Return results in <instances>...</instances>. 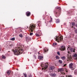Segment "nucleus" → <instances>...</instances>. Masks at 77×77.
I'll list each match as a JSON object with an SVG mask.
<instances>
[{
  "label": "nucleus",
  "instance_id": "nucleus-18",
  "mask_svg": "<svg viewBox=\"0 0 77 77\" xmlns=\"http://www.w3.org/2000/svg\"><path fill=\"white\" fill-rule=\"evenodd\" d=\"M73 57H76L75 60H77V54H75L74 55H73Z\"/></svg>",
  "mask_w": 77,
  "mask_h": 77
},
{
  "label": "nucleus",
  "instance_id": "nucleus-10",
  "mask_svg": "<svg viewBox=\"0 0 77 77\" xmlns=\"http://www.w3.org/2000/svg\"><path fill=\"white\" fill-rule=\"evenodd\" d=\"M49 75L51 77H55L56 75V74L55 73H50Z\"/></svg>",
  "mask_w": 77,
  "mask_h": 77
},
{
  "label": "nucleus",
  "instance_id": "nucleus-46",
  "mask_svg": "<svg viewBox=\"0 0 77 77\" xmlns=\"http://www.w3.org/2000/svg\"><path fill=\"white\" fill-rule=\"evenodd\" d=\"M38 54H39V53L38 52Z\"/></svg>",
  "mask_w": 77,
  "mask_h": 77
},
{
  "label": "nucleus",
  "instance_id": "nucleus-2",
  "mask_svg": "<svg viewBox=\"0 0 77 77\" xmlns=\"http://www.w3.org/2000/svg\"><path fill=\"white\" fill-rule=\"evenodd\" d=\"M43 63L41 64L42 67H43V68H42V70H43V69L45 70V69H46L48 68V63Z\"/></svg>",
  "mask_w": 77,
  "mask_h": 77
},
{
  "label": "nucleus",
  "instance_id": "nucleus-13",
  "mask_svg": "<svg viewBox=\"0 0 77 77\" xmlns=\"http://www.w3.org/2000/svg\"><path fill=\"white\" fill-rule=\"evenodd\" d=\"M37 23L38 26H40L41 25V22L40 21H39L37 22Z\"/></svg>",
  "mask_w": 77,
  "mask_h": 77
},
{
  "label": "nucleus",
  "instance_id": "nucleus-32",
  "mask_svg": "<svg viewBox=\"0 0 77 77\" xmlns=\"http://www.w3.org/2000/svg\"><path fill=\"white\" fill-rule=\"evenodd\" d=\"M72 26H74L75 25V23H72Z\"/></svg>",
  "mask_w": 77,
  "mask_h": 77
},
{
  "label": "nucleus",
  "instance_id": "nucleus-43",
  "mask_svg": "<svg viewBox=\"0 0 77 77\" xmlns=\"http://www.w3.org/2000/svg\"><path fill=\"white\" fill-rule=\"evenodd\" d=\"M29 77H32V75H29Z\"/></svg>",
  "mask_w": 77,
  "mask_h": 77
},
{
  "label": "nucleus",
  "instance_id": "nucleus-34",
  "mask_svg": "<svg viewBox=\"0 0 77 77\" xmlns=\"http://www.w3.org/2000/svg\"><path fill=\"white\" fill-rule=\"evenodd\" d=\"M75 33H77V29H75Z\"/></svg>",
  "mask_w": 77,
  "mask_h": 77
},
{
  "label": "nucleus",
  "instance_id": "nucleus-48",
  "mask_svg": "<svg viewBox=\"0 0 77 77\" xmlns=\"http://www.w3.org/2000/svg\"><path fill=\"white\" fill-rule=\"evenodd\" d=\"M30 54H31V53L30 52Z\"/></svg>",
  "mask_w": 77,
  "mask_h": 77
},
{
  "label": "nucleus",
  "instance_id": "nucleus-30",
  "mask_svg": "<svg viewBox=\"0 0 77 77\" xmlns=\"http://www.w3.org/2000/svg\"><path fill=\"white\" fill-rule=\"evenodd\" d=\"M56 58L57 59H59V56H56Z\"/></svg>",
  "mask_w": 77,
  "mask_h": 77
},
{
  "label": "nucleus",
  "instance_id": "nucleus-47",
  "mask_svg": "<svg viewBox=\"0 0 77 77\" xmlns=\"http://www.w3.org/2000/svg\"><path fill=\"white\" fill-rule=\"evenodd\" d=\"M43 20H45V19H43Z\"/></svg>",
  "mask_w": 77,
  "mask_h": 77
},
{
  "label": "nucleus",
  "instance_id": "nucleus-37",
  "mask_svg": "<svg viewBox=\"0 0 77 77\" xmlns=\"http://www.w3.org/2000/svg\"><path fill=\"white\" fill-rule=\"evenodd\" d=\"M67 77H72V76L71 75H68L67 76Z\"/></svg>",
  "mask_w": 77,
  "mask_h": 77
},
{
  "label": "nucleus",
  "instance_id": "nucleus-16",
  "mask_svg": "<svg viewBox=\"0 0 77 77\" xmlns=\"http://www.w3.org/2000/svg\"><path fill=\"white\" fill-rule=\"evenodd\" d=\"M61 48H62V51L63 50V51H64V50H65V46H64V45L63 46H62L61 47Z\"/></svg>",
  "mask_w": 77,
  "mask_h": 77
},
{
  "label": "nucleus",
  "instance_id": "nucleus-15",
  "mask_svg": "<svg viewBox=\"0 0 77 77\" xmlns=\"http://www.w3.org/2000/svg\"><path fill=\"white\" fill-rule=\"evenodd\" d=\"M38 59L40 60H42L43 59V57L42 56H39L38 57Z\"/></svg>",
  "mask_w": 77,
  "mask_h": 77
},
{
  "label": "nucleus",
  "instance_id": "nucleus-36",
  "mask_svg": "<svg viewBox=\"0 0 77 77\" xmlns=\"http://www.w3.org/2000/svg\"><path fill=\"white\" fill-rule=\"evenodd\" d=\"M35 36H39V35H38V34H36Z\"/></svg>",
  "mask_w": 77,
  "mask_h": 77
},
{
  "label": "nucleus",
  "instance_id": "nucleus-44",
  "mask_svg": "<svg viewBox=\"0 0 77 77\" xmlns=\"http://www.w3.org/2000/svg\"><path fill=\"white\" fill-rule=\"evenodd\" d=\"M68 38H71V36H69V37Z\"/></svg>",
  "mask_w": 77,
  "mask_h": 77
},
{
  "label": "nucleus",
  "instance_id": "nucleus-11",
  "mask_svg": "<svg viewBox=\"0 0 77 77\" xmlns=\"http://www.w3.org/2000/svg\"><path fill=\"white\" fill-rule=\"evenodd\" d=\"M26 15L27 17H29L30 15V12L27 11L26 13Z\"/></svg>",
  "mask_w": 77,
  "mask_h": 77
},
{
  "label": "nucleus",
  "instance_id": "nucleus-4",
  "mask_svg": "<svg viewBox=\"0 0 77 77\" xmlns=\"http://www.w3.org/2000/svg\"><path fill=\"white\" fill-rule=\"evenodd\" d=\"M35 29V25L31 24L29 26V30L31 32H33L34 29Z\"/></svg>",
  "mask_w": 77,
  "mask_h": 77
},
{
  "label": "nucleus",
  "instance_id": "nucleus-17",
  "mask_svg": "<svg viewBox=\"0 0 77 77\" xmlns=\"http://www.w3.org/2000/svg\"><path fill=\"white\" fill-rule=\"evenodd\" d=\"M70 51L71 52H75V51L74 50V49L71 48L70 49Z\"/></svg>",
  "mask_w": 77,
  "mask_h": 77
},
{
  "label": "nucleus",
  "instance_id": "nucleus-1",
  "mask_svg": "<svg viewBox=\"0 0 77 77\" xmlns=\"http://www.w3.org/2000/svg\"><path fill=\"white\" fill-rule=\"evenodd\" d=\"M13 51L14 53V54L15 55L18 56V55H20V54H22L23 52H21V51H23V49H21V48H20V47H19L17 49H15L13 50Z\"/></svg>",
  "mask_w": 77,
  "mask_h": 77
},
{
  "label": "nucleus",
  "instance_id": "nucleus-20",
  "mask_svg": "<svg viewBox=\"0 0 77 77\" xmlns=\"http://www.w3.org/2000/svg\"><path fill=\"white\" fill-rule=\"evenodd\" d=\"M50 21H49V23H51L53 21V18L51 17H50Z\"/></svg>",
  "mask_w": 77,
  "mask_h": 77
},
{
  "label": "nucleus",
  "instance_id": "nucleus-38",
  "mask_svg": "<svg viewBox=\"0 0 77 77\" xmlns=\"http://www.w3.org/2000/svg\"><path fill=\"white\" fill-rule=\"evenodd\" d=\"M66 72H65V74H67V72H68V70H66Z\"/></svg>",
  "mask_w": 77,
  "mask_h": 77
},
{
  "label": "nucleus",
  "instance_id": "nucleus-31",
  "mask_svg": "<svg viewBox=\"0 0 77 77\" xmlns=\"http://www.w3.org/2000/svg\"><path fill=\"white\" fill-rule=\"evenodd\" d=\"M6 57H5V56H3L2 57V59H6Z\"/></svg>",
  "mask_w": 77,
  "mask_h": 77
},
{
  "label": "nucleus",
  "instance_id": "nucleus-40",
  "mask_svg": "<svg viewBox=\"0 0 77 77\" xmlns=\"http://www.w3.org/2000/svg\"><path fill=\"white\" fill-rule=\"evenodd\" d=\"M10 47H12V45H9Z\"/></svg>",
  "mask_w": 77,
  "mask_h": 77
},
{
  "label": "nucleus",
  "instance_id": "nucleus-6",
  "mask_svg": "<svg viewBox=\"0 0 77 77\" xmlns=\"http://www.w3.org/2000/svg\"><path fill=\"white\" fill-rule=\"evenodd\" d=\"M26 41L27 42H29V41H31V38L29 36L26 37Z\"/></svg>",
  "mask_w": 77,
  "mask_h": 77
},
{
  "label": "nucleus",
  "instance_id": "nucleus-41",
  "mask_svg": "<svg viewBox=\"0 0 77 77\" xmlns=\"http://www.w3.org/2000/svg\"><path fill=\"white\" fill-rule=\"evenodd\" d=\"M66 64H65L64 65V66H66Z\"/></svg>",
  "mask_w": 77,
  "mask_h": 77
},
{
  "label": "nucleus",
  "instance_id": "nucleus-7",
  "mask_svg": "<svg viewBox=\"0 0 77 77\" xmlns=\"http://www.w3.org/2000/svg\"><path fill=\"white\" fill-rule=\"evenodd\" d=\"M68 54L67 55V58H68V59H70L71 58V53H70V52L68 51Z\"/></svg>",
  "mask_w": 77,
  "mask_h": 77
},
{
  "label": "nucleus",
  "instance_id": "nucleus-33",
  "mask_svg": "<svg viewBox=\"0 0 77 77\" xmlns=\"http://www.w3.org/2000/svg\"><path fill=\"white\" fill-rule=\"evenodd\" d=\"M57 54H58V55H60V52L59 51H58L57 52Z\"/></svg>",
  "mask_w": 77,
  "mask_h": 77
},
{
  "label": "nucleus",
  "instance_id": "nucleus-21",
  "mask_svg": "<svg viewBox=\"0 0 77 77\" xmlns=\"http://www.w3.org/2000/svg\"><path fill=\"white\" fill-rule=\"evenodd\" d=\"M55 9H59L60 11H61V8L60 7H57Z\"/></svg>",
  "mask_w": 77,
  "mask_h": 77
},
{
  "label": "nucleus",
  "instance_id": "nucleus-23",
  "mask_svg": "<svg viewBox=\"0 0 77 77\" xmlns=\"http://www.w3.org/2000/svg\"><path fill=\"white\" fill-rule=\"evenodd\" d=\"M73 10H73V9H72V10H70L69 11H68V14H70V13H71V12H72V11H73Z\"/></svg>",
  "mask_w": 77,
  "mask_h": 77
},
{
  "label": "nucleus",
  "instance_id": "nucleus-29",
  "mask_svg": "<svg viewBox=\"0 0 77 77\" xmlns=\"http://www.w3.org/2000/svg\"><path fill=\"white\" fill-rule=\"evenodd\" d=\"M15 37H13L11 38V41H15Z\"/></svg>",
  "mask_w": 77,
  "mask_h": 77
},
{
  "label": "nucleus",
  "instance_id": "nucleus-22",
  "mask_svg": "<svg viewBox=\"0 0 77 77\" xmlns=\"http://www.w3.org/2000/svg\"><path fill=\"white\" fill-rule=\"evenodd\" d=\"M61 59H62V60H65V59H66V57H65L63 56L61 57Z\"/></svg>",
  "mask_w": 77,
  "mask_h": 77
},
{
  "label": "nucleus",
  "instance_id": "nucleus-42",
  "mask_svg": "<svg viewBox=\"0 0 77 77\" xmlns=\"http://www.w3.org/2000/svg\"><path fill=\"white\" fill-rule=\"evenodd\" d=\"M75 75H77V74L76 73H75Z\"/></svg>",
  "mask_w": 77,
  "mask_h": 77
},
{
  "label": "nucleus",
  "instance_id": "nucleus-39",
  "mask_svg": "<svg viewBox=\"0 0 77 77\" xmlns=\"http://www.w3.org/2000/svg\"><path fill=\"white\" fill-rule=\"evenodd\" d=\"M34 57L35 59H36V55H34Z\"/></svg>",
  "mask_w": 77,
  "mask_h": 77
},
{
  "label": "nucleus",
  "instance_id": "nucleus-35",
  "mask_svg": "<svg viewBox=\"0 0 77 77\" xmlns=\"http://www.w3.org/2000/svg\"><path fill=\"white\" fill-rule=\"evenodd\" d=\"M33 33L31 32L30 33L29 35H30V36H32V35H33Z\"/></svg>",
  "mask_w": 77,
  "mask_h": 77
},
{
  "label": "nucleus",
  "instance_id": "nucleus-9",
  "mask_svg": "<svg viewBox=\"0 0 77 77\" xmlns=\"http://www.w3.org/2000/svg\"><path fill=\"white\" fill-rule=\"evenodd\" d=\"M59 71H61V74H63V75H64V74H65V73H64L63 72V71H64L63 69V68L59 69Z\"/></svg>",
  "mask_w": 77,
  "mask_h": 77
},
{
  "label": "nucleus",
  "instance_id": "nucleus-26",
  "mask_svg": "<svg viewBox=\"0 0 77 77\" xmlns=\"http://www.w3.org/2000/svg\"><path fill=\"white\" fill-rule=\"evenodd\" d=\"M19 36H20V38H23V35L22 34H20L19 35Z\"/></svg>",
  "mask_w": 77,
  "mask_h": 77
},
{
  "label": "nucleus",
  "instance_id": "nucleus-8",
  "mask_svg": "<svg viewBox=\"0 0 77 77\" xmlns=\"http://www.w3.org/2000/svg\"><path fill=\"white\" fill-rule=\"evenodd\" d=\"M60 11H57L55 13L56 17H58L60 15Z\"/></svg>",
  "mask_w": 77,
  "mask_h": 77
},
{
  "label": "nucleus",
  "instance_id": "nucleus-14",
  "mask_svg": "<svg viewBox=\"0 0 77 77\" xmlns=\"http://www.w3.org/2000/svg\"><path fill=\"white\" fill-rule=\"evenodd\" d=\"M54 66H51L50 68L49 69L51 71V72H52V71H53V70L54 69Z\"/></svg>",
  "mask_w": 77,
  "mask_h": 77
},
{
  "label": "nucleus",
  "instance_id": "nucleus-12",
  "mask_svg": "<svg viewBox=\"0 0 77 77\" xmlns=\"http://www.w3.org/2000/svg\"><path fill=\"white\" fill-rule=\"evenodd\" d=\"M48 51V49L47 48H45L44 49V51L45 52H45H47V51Z\"/></svg>",
  "mask_w": 77,
  "mask_h": 77
},
{
  "label": "nucleus",
  "instance_id": "nucleus-5",
  "mask_svg": "<svg viewBox=\"0 0 77 77\" xmlns=\"http://www.w3.org/2000/svg\"><path fill=\"white\" fill-rule=\"evenodd\" d=\"M69 67L72 70H73V69H74L75 68V65H73L72 63H71L69 64Z\"/></svg>",
  "mask_w": 77,
  "mask_h": 77
},
{
  "label": "nucleus",
  "instance_id": "nucleus-28",
  "mask_svg": "<svg viewBox=\"0 0 77 77\" xmlns=\"http://www.w3.org/2000/svg\"><path fill=\"white\" fill-rule=\"evenodd\" d=\"M53 45H54V46H56V45H57V43H53Z\"/></svg>",
  "mask_w": 77,
  "mask_h": 77
},
{
  "label": "nucleus",
  "instance_id": "nucleus-25",
  "mask_svg": "<svg viewBox=\"0 0 77 77\" xmlns=\"http://www.w3.org/2000/svg\"><path fill=\"white\" fill-rule=\"evenodd\" d=\"M59 62L61 64L63 62V61H62V60H59Z\"/></svg>",
  "mask_w": 77,
  "mask_h": 77
},
{
  "label": "nucleus",
  "instance_id": "nucleus-27",
  "mask_svg": "<svg viewBox=\"0 0 77 77\" xmlns=\"http://www.w3.org/2000/svg\"><path fill=\"white\" fill-rule=\"evenodd\" d=\"M23 74L25 76V77H27V74L26 73H23Z\"/></svg>",
  "mask_w": 77,
  "mask_h": 77
},
{
  "label": "nucleus",
  "instance_id": "nucleus-45",
  "mask_svg": "<svg viewBox=\"0 0 77 77\" xmlns=\"http://www.w3.org/2000/svg\"><path fill=\"white\" fill-rule=\"evenodd\" d=\"M1 49L0 48V51H1Z\"/></svg>",
  "mask_w": 77,
  "mask_h": 77
},
{
  "label": "nucleus",
  "instance_id": "nucleus-24",
  "mask_svg": "<svg viewBox=\"0 0 77 77\" xmlns=\"http://www.w3.org/2000/svg\"><path fill=\"white\" fill-rule=\"evenodd\" d=\"M7 74L8 75H10V73H11V71L9 70L7 72Z\"/></svg>",
  "mask_w": 77,
  "mask_h": 77
},
{
  "label": "nucleus",
  "instance_id": "nucleus-49",
  "mask_svg": "<svg viewBox=\"0 0 77 77\" xmlns=\"http://www.w3.org/2000/svg\"><path fill=\"white\" fill-rule=\"evenodd\" d=\"M74 29H75V28H74Z\"/></svg>",
  "mask_w": 77,
  "mask_h": 77
},
{
  "label": "nucleus",
  "instance_id": "nucleus-3",
  "mask_svg": "<svg viewBox=\"0 0 77 77\" xmlns=\"http://www.w3.org/2000/svg\"><path fill=\"white\" fill-rule=\"evenodd\" d=\"M55 41H57L58 42H60V41H62L63 40V37H56L55 38Z\"/></svg>",
  "mask_w": 77,
  "mask_h": 77
},
{
  "label": "nucleus",
  "instance_id": "nucleus-19",
  "mask_svg": "<svg viewBox=\"0 0 77 77\" xmlns=\"http://www.w3.org/2000/svg\"><path fill=\"white\" fill-rule=\"evenodd\" d=\"M56 23H60V20H59V19H56Z\"/></svg>",
  "mask_w": 77,
  "mask_h": 77
}]
</instances>
